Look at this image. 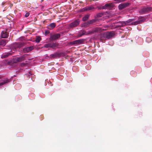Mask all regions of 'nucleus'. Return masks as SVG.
Listing matches in <instances>:
<instances>
[{
	"mask_svg": "<svg viewBox=\"0 0 152 152\" xmlns=\"http://www.w3.org/2000/svg\"><path fill=\"white\" fill-rule=\"evenodd\" d=\"M61 56V53H55L54 54H52L50 55V58H55L57 57H59Z\"/></svg>",
	"mask_w": 152,
	"mask_h": 152,
	"instance_id": "obj_14",
	"label": "nucleus"
},
{
	"mask_svg": "<svg viewBox=\"0 0 152 152\" xmlns=\"http://www.w3.org/2000/svg\"><path fill=\"white\" fill-rule=\"evenodd\" d=\"M58 44L56 43H50L45 44L44 45V47L46 48H51L53 49L55 48L58 47Z\"/></svg>",
	"mask_w": 152,
	"mask_h": 152,
	"instance_id": "obj_5",
	"label": "nucleus"
},
{
	"mask_svg": "<svg viewBox=\"0 0 152 152\" xmlns=\"http://www.w3.org/2000/svg\"><path fill=\"white\" fill-rule=\"evenodd\" d=\"M118 23L120 24L118 25V26L120 27H123L126 24V23L125 21H119L118 22Z\"/></svg>",
	"mask_w": 152,
	"mask_h": 152,
	"instance_id": "obj_20",
	"label": "nucleus"
},
{
	"mask_svg": "<svg viewBox=\"0 0 152 152\" xmlns=\"http://www.w3.org/2000/svg\"><path fill=\"white\" fill-rule=\"evenodd\" d=\"M80 23V21L79 20H76L73 22L69 25V28H71L77 26Z\"/></svg>",
	"mask_w": 152,
	"mask_h": 152,
	"instance_id": "obj_3",
	"label": "nucleus"
},
{
	"mask_svg": "<svg viewBox=\"0 0 152 152\" xmlns=\"http://www.w3.org/2000/svg\"><path fill=\"white\" fill-rule=\"evenodd\" d=\"M146 39H147V40H151V39L150 38H149V37L147 38Z\"/></svg>",
	"mask_w": 152,
	"mask_h": 152,
	"instance_id": "obj_33",
	"label": "nucleus"
},
{
	"mask_svg": "<svg viewBox=\"0 0 152 152\" xmlns=\"http://www.w3.org/2000/svg\"><path fill=\"white\" fill-rule=\"evenodd\" d=\"M101 30V28H93L91 31H89L86 34H92L94 33L100 32Z\"/></svg>",
	"mask_w": 152,
	"mask_h": 152,
	"instance_id": "obj_7",
	"label": "nucleus"
},
{
	"mask_svg": "<svg viewBox=\"0 0 152 152\" xmlns=\"http://www.w3.org/2000/svg\"><path fill=\"white\" fill-rule=\"evenodd\" d=\"M60 36L61 35L59 34H56L51 36L50 38V40L51 41H53L59 38Z\"/></svg>",
	"mask_w": 152,
	"mask_h": 152,
	"instance_id": "obj_8",
	"label": "nucleus"
},
{
	"mask_svg": "<svg viewBox=\"0 0 152 152\" xmlns=\"http://www.w3.org/2000/svg\"><path fill=\"white\" fill-rule=\"evenodd\" d=\"M114 7V4L113 3L106 4L102 7V9L112 10Z\"/></svg>",
	"mask_w": 152,
	"mask_h": 152,
	"instance_id": "obj_6",
	"label": "nucleus"
},
{
	"mask_svg": "<svg viewBox=\"0 0 152 152\" xmlns=\"http://www.w3.org/2000/svg\"><path fill=\"white\" fill-rule=\"evenodd\" d=\"M84 41L85 39H81L70 42L69 44L75 45H77L82 44Z\"/></svg>",
	"mask_w": 152,
	"mask_h": 152,
	"instance_id": "obj_2",
	"label": "nucleus"
},
{
	"mask_svg": "<svg viewBox=\"0 0 152 152\" xmlns=\"http://www.w3.org/2000/svg\"><path fill=\"white\" fill-rule=\"evenodd\" d=\"M27 54H25L22 56L19 57H16L13 59V62L14 63H16L18 62H21L24 60L26 58V56Z\"/></svg>",
	"mask_w": 152,
	"mask_h": 152,
	"instance_id": "obj_1",
	"label": "nucleus"
},
{
	"mask_svg": "<svg viewBox=\"0 0 152 152\" xmlns=\"http://www.w3.org/2000/svg\"><path fill=\"white\" fill-rule=\"evenodd\" d=\"M105 34L106 37V39H108L111 38L115 34L114 33L112 32H107L105 33Z\"/></svg>",
	"mask_w": 152,
	"mask_h": 152,
	"instance_id": "obj_13",
	"label": "nucleus"
},
{
	"mask_svg": "<svg viewBox=\"0 0 152 152\" xmlns=\"http://www.w3.org/2000/svg\"><path fill=\"white\" fill-rule=\"evenodd\" d=\"M7 64H10V62L9 61L8 62Z\"/></svg>",
	"mask_w": 152,
	"mask_h": 152,
	"instance_id": "obj_35",
	"label": "nucleus"
},
{
	"mask_svg": "<svg viewBox=\"0 0 152 152\" xmlns=\"http://www.w3.org/2000/svg\"><path fill=\"white\" fill-rule=\"evenodd\" d=\"M50 33V31H46L45 32V35H47L48 34H49Z\"/></svg>",
	"mask_w": 152,
	"mask_h": 152,
	"instance_id": "obj_31",
	"label": "nucleus"
},
{
	"mask_svg": "<svg viewBox=\"0 0 152 152\" xmlns=\"http://www.w3.org/2000/svg\"><path fill=\"white\" fill-rule=\"evenodd\" d=\"M126 0H114L116 3H119L126 1Z\"/></svg>",
	"mask_w": 152,
	"mask_h": 152,
	"instance_id": "obj_26",
	"label": "nucleus"
},
{
	"mask_svg": "<svg viewBox=\"0 0 152 152\" xmlns=\"http://www.w3.org/2000/svg\"><path fill=\"white\" fill-rule=\"evenodd\" d=\"M105 35V33L101 34L100 35V40L102 42H104L107 39Z\"/></svg>",
	"mask_w": 152,
	"mask_h": 152,
	"instance_id": "obj_16",
	"label": "nucleus"
},
{
	"mask_svg": "<svg viewBox=\"0 0 152 152\" xmlns=\"http://www.w3.org/2000/svg\"><path fill=\"white\" fill-rule=\"evenodd\" d=\"M134 19H131L128 20L126 21L125 22L126 23V25H127L128 23H130L131 22H132L133 21H134Z\"/></svg>",
	"mask_w": 152,
	"mask_h": 152,
	"instance_id": "obj_27",
	"label": "nucleus"
},
{
	"mask_svg": "<svg viewBox=\"0 0 152 152\" xmlns=\"http://www.w3.org/2000/svg\"><path fill=\"white\" fill-rule=\"evenodd\" d=\"M90 15H86L83 18V21H86L89 18L90 16Z\"/></svg>",
	"mask_w": 152,
	"mask_h": 152,
	"instance_id": "obj_25",
	"label": "nucleus"
},
{
	"mask_svg": "<svg viewBox=\"0 0 152 152\" xmlns=\"http://www.w3.org/2000/svg\"><path fill=\"white\" fill-rule=\"evenodd\" d=\"M79 2L80 3H81V4H83V1H79Z\"/></svg>",
	"mask_w": 152,
	"mask_h": 152,
	"instance_id": "obj_34",
	"label": "nucleus"
},
{
	"mask_svg": "<svg viewBox=\"0 0 152 152\" xmlns=\"http://www.w3.org/2000/svg\"><path fill=\"white\" fill-rule=\"evenodd\" d=\"M145 20V18L142 17L141 18H140L138 21L132 22V25H136L142 23L144 22Z\"/></svg>",
	"mask_w": 152,
	"mask_h": 152,
	"instance_id": "obj_10",
	"label": "nucleus"
},
{
	"mask_svg": "<svg viewBox=\"0 0 152 152\" xmlns=\"http://www.w3.org/2000/svg\"><path fill=\"white\" fill-rule=\"evenodd\" d=\"M6 44V40L5 39L0 40V46H4Z\"/></svg>",
	"mask_w": 152,
	"mask_h": 152,
	"instance_id": "obj_21",
	"label": "nucleus"
},
{
	"mask_svg": "<svg viewBox=\"0 0 152 152\" xmlns=\"http://www.w3.org/2000/svg\"><path fill=\"white\" fill-rule=\"evenodd\" d=\"M86 31H82L78 34V37H81L82 36L86 34Z\"/></svg>",
	"mask_w": 152,
	"mask_h": 152,
	"instance_id": "obj_22",
	"label": "nucleus"
},
{
	"mask_svg": "<svg viewBox=\"0 0 152 152\" xmlns=\"http://www.w3.org/2000/svg\"><path fill=\"white\" fill-rule=\"evenodd\" d=\"M96 19H93L88 21L85 24L84 26L88 25L89 24H91L96 22Z\"/></svg>",
	"mask_w": 152,
	"mask_h": 152,
	"instance_id": "obj_17",
	"label": "nucleus"
},
{
	"mask_svg": "<svg viewBox=\"0 0 152 152\" xmlns=\"http://www.w3.org/2000/svg\"><path fill=\"white\" fill-rule=\"evenodd\" d=\"M41 39V38L40 37H38L36 38L35 41L36 42L39 43L40 42Z\"/></svg>",
	"mask_w": 152,
	"mask_h": 152,
	"instance_id": "obj_28",
	"label": "nucleus"
},
{
	"mask_svg": "<svg viewBox=\"0 0 152 152\" xmlns=\"http://www.w3.org/2000/svg\"><path fill=\"white\" fill-rule=\"evenodd\" d=\"M12 55V51L9 53H6L3 54L1 56V58H4L7 57L9 56Z\"/></svg>",
	"mask_w": 152,
	"mask_h": 152,
	"instance_id": "obj_15",
	"label": "nucleus"
},
{
	"mask_svg": "<svg viewBox=\"0 0 152 152\" xmlns=\"http://www.w3.org/2000/svg\"><path fill=\"white\" fill-rule=\"evenodd\" d=\"M94 7L93 6H90L85 7L83 9H84V11H88L94 9Z\"/></svg>",
	"mask_w": 152,
	"mask_h": 152,
	"instance_id": "obj_24",
	"label": "nucleus"
},
{
	"mask_svg": "<svg viewBox=\"0 0 152 152\" xmlns=\"http://www.w3.org/2000/svg\"><path fill=\"white\" fill-rule=\"evenodd\" d=\"M104 15V13L103 12H100L97 14L96 16H95V18H100L102 17Z\"/></svg>",
	"mask_w": 152,
	"mask_h": 152,
	"instance_id": "obj_23",
	"label": "nucleus"
},
{
	"mask_svg": "<svg viewBox=\"0 0 152 152\" xmlns=\"http://www.w3.org/2000/svg\"><path fill=\"white\" fill-rule=\"evenodd\" d=\"M29 74H30L31 75V74H30V72H29Z\"/></svg>",
	"mask_w": 152,
	"mask_h": 152,
	"instance_id": "obj_37",
	"label": "nucleus"
},
{
	"mask_svg": "<svg viewBox=\"0 0 152 152\" xmlns=\"http://www.w3.org/2000/svg\"><path fill=\"white\" fill-rule=\"evenodd\" d=\"M1 75H0V79H1Z\"/></svg>",
	"mask_w": 152,
	"mask_h": 152,
	"instance_id": "obj_36",
	"label": "nucleus"
},
{
	"mask_svg": "<svg viewBox=\"0 0 152 152\" xmlns=\"http://www.w3.org/2000/svg\"><path fill=\"white\" fill-rule=\"evenodd\" d=\"M56 24L55 23H52L47 26V28L50 30H52L55 28Z\"/></svg>",
	"mask_w": 152,
	"mask_h": 152,
	"instance_id": "obj_18",
	"label": "nucleus"
},
{
	"mask_svg": "<svg viewBox=\"0 0 152 152\" xmlns=\"http://www.w3.org/2000/svg\"><path fill=\"white\" fill-rule=\"evenodd\" d=\"M130 4L129 3H126L121 4L118 6V8L119 10H122L123 9L128 7Z\"/></svg>",
	"mask_w": 152,
	"mask_h": 152,
	"instance_id": "obj_9",
	"label": "nucleus"
},
{
	"mask_svg": "<svg viewBox=\"0 0 152 152\" xmlns=\"http://www.w3.org/2000/svg\"><path fill=\"white\" fill-rule=\"evenodd\" d=\"M152 10V8L151 7H144L141 9L140 11V12L141 14H143L148 13Z\"/></svg>",
	"mask_w": 152,
	"mask_h": 152,
	"instance_id": "obj_4",
	"label": "nucleus"
},
{
	"mask_svg": "<svg viewBox=\"0 0 152 152\" xmlns=\"http://www.w3.org/2000/svg\"><path fill=\"white\" fill-rule=\"evenodd\" d=\"M26 64L22 63L20 64V66L21 67H23L26 66Z\"/></svg>",
	"mask_w": 152,
	"mask_h": 152,
	"instance_id": "obj_30",
	"label": "nucleus"
},
{
	"mask_svg": "<svg viewBox=\"0 0 152 152\" xmlns=\"http://www.w3.org/2000/svg\"><path fill=\"white\" fill-rule=\"evenodd\" d=\"M7 30L4 31H2L1 33V36L2 38H6L8 37L9 36V33L7 32Z\"/></svg>",
	"mask_w": 152,
	"mask_h": 152,
	"instance_id": "obj_11",
	"label": "nucleus"
},
{
	"mask_svg": "<svg viewBox=\"0 0 152 152\" xmlns=\"http://www.w3.org/2000/svg\"><path fill=\"white\" fill-rule=\"evenodd\" d=\"M29 15V12H27L26 13L25 15V16L26 17H28Z\"/></svg>",
	"mask_w": 152,
	"mask_h": 152,
	"instance_id": "obj_32",
	"label": "nucleus"
},
{
	"mask_svg": "<svg viewBox=\"0 0 152 152\" xmlns=\"http://www.w3.org/2000/svg\"><path fill=\"white\" fill-rule=\"evenodd\" d=\"M25 43L24 42H20L19 43V45L20 47H22L25 45Z\"/></svg>",
	"mask_w": 152,
	"mask_h": 152,
	"instance_id": "obj_29",
	"label": "nucleus"
},
{
	"mask_svg": "<svg viewBox=\"0 0 152 152\" xmlns=\"http://www.w3.org/2000/svg\"><path fill=\"white\" fill-rule=\"evenodd\" d=\"M10 81V80L7 79V78H6L3 82H1L0 83V86L3 85L6 83H7L9 82Z\"/></svg>",
	"mask_w": 152,
	"mask_h": 152,
	"instance_id": "obj_19",
	"label": "nucleus"
},
{
	"mask_svg": "<svg viewBox=\"0 0 152 152\" xmlns=\"http://www.w3.org/2000/svg\"><path fill=\"white\" fill-rule=\"evenodd\" d=\"M34 49L33 46H31L24 48L23 50V52L25 53H27L32 50Z\"/></svg>",
	"mask_w": 152,
	"mask_h": 152,
	"instance_id": "obj_12",
	"label": "nucleus"
}]
</instances>
